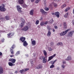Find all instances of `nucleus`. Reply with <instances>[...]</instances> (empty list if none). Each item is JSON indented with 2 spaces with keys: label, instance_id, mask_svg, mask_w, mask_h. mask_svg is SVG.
<instances>
[{
  "label": "nucleus",
  "instance_id": "nucleus-1",
  "mask_svg": "<svg viewBox=\"0 0 74 74\" xmlns=\"http://www.w3.org/2000/svg\"><path fill=\"white\" fill-rule=\"evenodd\" d=\"M69 30H70V29H68L62 32L60 34V36H65V35L67 33V32H69Z\"/></svg>",
  "mask_w": 74,
  "mask_h": 74
},
{
  "label": "nucleus",
  "instance_id": "nucleus-2",
  "mask_svg": "<svg viewBox=\"0 0 74 74\" xmlns=\"http://www.w3.org/2000/svg\"><path fill=\"white\" fill-rule=\"evenodd\" d=\"M21 21L22 23H21L20 26L21 27H23V26L25 25V21L23 18H21Z\"/></svg>",
  "mask_w": 74,
  "mask_h": 74
},
{
  "label": "nucleus",
  "instance_id": "nucleus-3",
  "mask_svg": "<svg viewBox=\"0 0 74 74\" xmlns=\"http://www.w3.org/2000/svg\"><path fill=\"white\" fill-rule=\"evenodd\" d=\"M71 60H72V57L71 56H68L67 58L65 59V60L66 61H70Z\"/></svg>",
  "mask_w": 74,
  "mask_h": 74
},
{
  "label": "nucleus",
  "instance_id": "nucleus-4",
  "mask_svg": "<svg viewBox=\"0 0 74 74\" xmlns=\"http://www.w3.org/2000/svg\"><path fill=\"white\" fill-rule=\"evenodd\" d=\"M56 54H55L53 56L49 57V59L47 61V62H49V61H50V60H52V59H53V58L54 57H55V56H56Z\"/></svg>",
  "mask_w": 74,
  "mask_h": 74
},
{
  "label": "nucleus",
  "instance_id": "nucleus-5",
  "mask_svg": "<svg viewBox=\"0 0 74 74\" xmlns=\"http://www.w3.org/2000/svg\"><path fill=\"white\" fill-rule=\"evenodd\" d=\"M6 9L4 7L2 6H0V11L2 12H5Z\"/></svg>",
  "mask_w": 74,
  "mask_h": 74
},
{
  "label": "nucleus",
  "instance_id": "nucleus-6",
  "mask_svg": "<svg viewBox=\"0 0 74 74\" xmlns=\"http://www.w3.org/2000/svg\"><path fill=\"white\" fill-rule=\"evenodd\" d=\"M6 9L4 7L2 6H0V11L2 12H5Z\"/></svg>",
  "mask_w": 74,
  "mask_h": 74
},
{
  "label": "nucleus",
  "instance_id": "nucleus-7",
  "mask_svg": "<svg viewBox=\"0 0 74 74\" xmlns=\"http://www.w3.org/2000/svg\"><path fill=\"white\" fill-rule=\"evenodd\" d=\"M28 30H29V27L27 26H25L22 29V30L25 31H27Z\"/></svg>",
  "mask_w": 74,
  "mask_h": 74
},
{
  "label": "nucleus",
  "instance_id": "nucleus-8",
  "mask_svg": "<svg viewBox=\"0 0 74 74\" xmlns=\"http://www.w3.org/2000/svg\"><path fill=\"white\" fill-rule=\"evenodd\" d=\"M74 31H72L69 32L68 34V36L69 37H72V36H73V35L74 34Z\"/></svg>",
  "mask_w": 74,
  "mask_h": 74
},
{
  "label": "nucleus",
  "instance_id": "nucleus-9",
  "mask_svg": "<svg viewBox=\"0 0 74 74\" xmlns=\"http://www.w3.org/2000/svg\"><path fill=\"white\" fill-rule=\"evenodd\" d=\"M42 68V65L39 64L38 65H36L35 66V69H40Z\"/></svg>",
  "mask_w": 74,
  "mask_h": 74
},
{
  "label": "nucleus",
  "instance_id": "nucleus-10",
  "mask_svg": "<svg viewBox=\"0 0 74 74\" xmlns=\"http://www.w3.org/2000/svg\"><path fill=\"white\" fill-rule=\"evenodd\" d=\"M15 47V45H13L11 47V49H10V52H11V53L12 55H13L14 54V51H13L12 49H14Z\"/></svg>",
  "mask_w": 74,
  "mask_h": 74
},
{
  "label": "nucleus",
  "instance_id": "nucleus-11",
  "mask_svg": "<svg viewBox=\"0 0 74 74\" xmlns=\"http://www.w3.org/2000/svg\"><path fill=\"white\" fill-rule=\"evenodd\" d=\"M20 40L22 42H23L25 41L26 38L23 37H22L20 38Z\"/></svg>",
  "mask_w": 74,
  "mask_h": 74
},
{
  "label": "nucleus",
  "instance_id": "nucleus-12",
  "mask_svg": "<svg viewBox=\"0 0 74 74\" xmlns=\"http://www.w3.org/2000/svg\"><path fill=\"white\" fill-rule=\"evenodd\" d=\"M18 3L22 5V4H24V0H19L18 1Z\"/></svg>",
  "mask_w": 74,
  "mask_h": 74
},
{
  "label": "nucleus",
  "instance_id": "nucleus-13",
  "mask_svg": "<svg viewBox=\"0 0 74 74\" xmlns=\"http://www.w3.org/2000/svg\"><path fill=\"white\" fill-rule=\"evenodd\" d=\"M40 12H41L42 14H44V15H45L47 14V12L44 11V10H43V9H41L40 10Z\"/></svg>",
  "mask_w": 74,
  "mask_h": 74
},
{
  "label": "nucleus",
  "instance_id": "nucleus-14",
  "mask_svg": "<svg viewBox=\"0 0 74 74\" xmlns=\"http://www.w3.org/2000/svg\"><path fill=\"white\" fill-rule=\"evenodd\" d=\"M54 5V7L56 8V7H57L58 6V5L56 3H51L50 4L49 6L51 7H52V6L53 5Z\"/></svg>",
  "mask_w": 74,
  "mask_h": 74
},
{
  "label": "nucleus",
  "instance_id": "nucleus-15",
  "mask_svg": "<svg viewBox=\"0 0 74 74\" xmlns=\"http://www.w3.org/2000/svg\"><path fill=\"white\" fill-rule=\"evenodd\" d=\"M32 44V45L34 46L36 45V40H34L32 41V39H31Z\"/></svg>",
  "mask_w": 74,
  "mask_h": 74
},
{
  "label": "nucleus",
  "instance_id": "nucleus-16",
  "mask_svg": "<svg viewBox=\"0 0 74 74\" xmlns=\"http://www.w3.org/2000/svg\"><path fill=\"white\" fill-rule=\"evenodd\" d=\"M23 45L24 46V47H26V46H27L28 45V43L26 41H25L24 42H23Z\"/></svg>",
  "mask_w": 74,
  "mask_h": 74
},
{
  "label": "nucleus",
  "instance_id": "nucleus-17",
  "mask_svg": "<svg viewBox=\"0 0 74 74\" xmlns=\"http://www.w3.org/2000/svg\"><path fill=\"white\" fill-rule=\"evenodd\" d=\"M47 36L48 37H50L51 36V32L50 31H49L47 34Z\"/></svg>",
  "mask_w": 74,
  "mask_h": 74
},
{
  "label": "nucleus",
  "instance_id": "nucleus-18",
  "mask_svg": "<svg viewBox=\"0 0 74 74\" xmlns=\"http://www.w3.org/2000/svg\"><path fill=\"white\" fill-rule=\"evenodd\" d=\"M60 13L58 12H56L55 16H56L57 18H59Z\"/></svg>",
  "mask_w": 74,
  "mask_h": 74
},
{
  "label": "nucleus",
  "instance_id": "nucleus-19",
  "mask_svg": "<svg viewBox=\"0 0 74 74\" xmlns=\"http://www.w3.org/2000/svg\"><path fill=\"white\" fill-rule=\"evenodd\" d=\"M3 73V69L2 67H0V74H1Z\"/></svg>",
  "mask_w": 74,
  "mask_h": 74
},
{
  "label": "nucleus",
  "instance_id": "nucleus-20",
  "mask_svg": "<svg viewBox=\"0 0 74 74\" xmlns=\"http://www.w3.org/2000/svg\"><path fill=\"white\" fill-rule=\"evenodd\" d=\"M64 28L65 30L67 29V25H66V23H64Z\"/></svg>",
  "mask_w": 74,
  "mask_h": 74
},
{
  "label": "nucleus",
  "instance_id": "nucleus-21",
  "mask_svg": "<svg viewBox=\"0 0 74 74\" xmlns=\"http://www.w3.org/2000/svg\"><path fill=\"white\" fill-rule=\"evenodd\" d=\"M33 12H34V10H31L30 12V15H33L34 14Z\"/></svg>",
  "mask_w": 74,
  "mask_h": 74
},
{
  "label": "nucleus",
  "instance_id": "nucleus-22",
  "mask_svg": "<svg viewBox=\"0 0 74 74\" xmlns=\"http://www.w3.org/2000/svg\"><path fill=\"white\" fill-rule=\"evenodd\" d=\"M43 53L44 54V55L45 56H47V51H46L44 50H43Z\"/></svg>",
  "mask_w": 74,
  "mask_h": 74
},
{
  "label": "nucleus",
  "instance_id": "nucleus-23",
  "mask_svg": "<svg viewBox=\"0 0 74 74\" xmlns=\"http://www.w3.org/2000/svg\"><path fill=\"white\" fill-rule=\"evenodd\" d=\"M21 6H23V7H24L25 8H26L27 7V5L25 3H24L23 4L21 5Z\"/></svg>",
  "mask_w": 74,
  "mask_h": 74
},
{
  "label": "nucleus",
  "instance_id": "nucleus-24",
  "mask_svg": "<svg viewBox=\"0 0 74 74\" xmlns=\"http://www.w3.org/2000/svg\"><path fill=\"white\" fill-rule=\"evenodd\" d=\"M47 61V59H45V58H43V63H46Z\"/></svg>",
  "mask_w": 74,
  "mask_h": 74
},
{
  "label": "nucleus",
  "instance_id": "nucleus-25",
  "mask_svg": "<svg viewBox=\"0 0 74 74\" xmlns=\"http://www.w3.org/2000/svg\"><path fill=\"white\" fill-rule=\"evenodd\" d=\"M5 19L7 21H8L10 20V17L9 16H6L5 17Z\"/></svg>",
  "mask_w": 74,
  "mask_h": 74
},
{
  "label": "nucleus",
  "instance_id": "nucleus-26",
  "mask_svg": "<svg viewBox=\"0 0 74 74\" xmlns=\"http://www.w3.org/2000/svg\"><path fill=\"white\" fill-rule=\"evenodd\" d=\"M22 8H20V9H17V11L18 12H22Z\"/></svg>",
  "mask_w": 74,
  "mask_h": 74
},
{
  "label": "nucleus",
  "instance_id": "nucleus-27",
  "mask_svg": "<svg viewBox=\"0 0 74 74\" xmlns=\"http://www.w3.org/2000/svg\"><path fill=\"white\" fill-rule=\"evenodd\" d=\"M8 64L10 66H14L15 64H13L12 62H9L8 63Z\"/></svg>",
  "mask_w": 74,
  "mask_h": 74
},
{
  "label": "nucleus",
  "instance_id": "nucleus-28",
  "mask_svg": "<svg viewBox=\"0 0 74 74\" xmlns=\"http://www.w3.org/2000/svg\"><path fill=\"white\" fill-rule=\"evenodd\" d=\"M53 50V49L51 47H48V50L49 51H52Z\"/></svg>",
  "mask_w": 74,
  "mask_h": 74
},
{
  "label": "nucleus",
  "instance_id": "nucleus-29",
  "mask_svg": "<svg viewBox=\"0 0 74 74\" xmlns=\"http://www.w3.org/2000/svg\"><path fill=\"white\" fill-rule=\"evenodd\" d=\"M16 61V60L15 59L12 58V63H15V62Z\"/></svg>",
  "mask_w": 74,
  "mask_h": 74
},
{
  "label": "nucleus",
  "instance_id": "nucleus-30",
  "mask_svg": "<svg viewBox=\"0 0 74 74\" xmlns=\"http://www.w3.org/2000/svg\"><path fill=\"white\" fill-rule=\"evenodd\" d=\"M53 42H52L50 43V46L51 47H53Z\"/></svg>",
  "mask_w": 74,
  "mask_h": 74
},
{
  "label": "nucleus",
  "instance_id": "nucleus-31",
  "mask_svg": "<svg viewBox=\"0 0 74 74\" xmlns=\"http://www.w3.org/2000/svg\"><path fill=\"white\" fill-rule=\"evenodd\" d=\"M16 8L17 10H18V9H19L22 8H21L19 5H17L16 6Z\"/></svg>",
  "mask_w": 74,
  "mask_h": 74
},
{
  "label": "nucleus",
  "instance_id": "nucleus-32",
  "mask_svg": "<svg viewBox=\"0 0 74 74\" xmlns=\"http://www.w3.org/2000/svg\"><path fill=\"white\" fill-rule=\"evenodd\" d=\"M20 53V51H17L16 53L15 54L16 56H18V55Z\"/></svg>",
  "mask_w": 74,
  "mask_h": 74
},
{
  "label": "nucleus",
  "instance_id": "nucleus-33",
  "mask_svg": "<svg viewBox=\"0 0 74 74\" xmlns=\"http://www.w3.org/2000/svg\"><path fill=\"white\" fill-rule=\"evenodd\" d=\"M70 8L69 7H68V8H67L65 10V12H67V11H68V10H70Z\"/></svg>",
  "mask_w": 74,
  "mask_h": 74
},
{
  "label": "nucleus",
  "instance_id": "nucleus-34",
  "mask_svg": "<svg viewBox=\"0 0 74 74\" xmlns=\"http://www.w3.org/2000/svg\"><path fill=\"white\" fill-rule=\"evenodd\" d=\"M41 0H36V1H35V3L36 4H37V3H39L40 1H41Z\"/></svg>",
  "mask_w": 74,
  "mask_h": 74
},
{
  "label": "nucleus",
  "instance_id": "nucleus-35",
  "mask_svg": "<svg viewBox=\"0 0 74 74\" xmlns=\"http://www.w3.org/2000/svg\"><path fill=\"white\" fill-rule=\"evenodd\" d=\"M68 16H69V13H67L65 15V18H67Z\"/></svg>",
  "mask_w": 74,
  "mask_h": 74
},
{
  "label": "nucleus",
  "instance_id": "nucleus-36",
  "mask_svg": "<svg viewBox=\"0 0 74 74\" xmlns=\"http://www.w3.org/2000/svg\"><path fill=\"white\" fill-rule=\"evenodd\" d=\"M39 22L40 21H39V20H36L35 24H36V25H38V23H39Z\"/></svg>",
  "mask_w": 74,
  "mask_h": 74
},
{
  "label": "nucleus",
  "instance_id": "nucleus-37",
  "mask_svg": "<svg viewBox=\"0 0 74 74\" xmlns=\"http://www.w3.org/2000/svg\"><path fill=\"white\" fill-rule=\"evenodd\" d=\"M44 22H42L40 23V26H43V25H44Z\"/></svg>",
  "mask_w": 74,
  "mask_h": 74
},
{
  "label": "nucleus",
  "instance_id": "nucleus-38",
  "mask_svg": "<svg viewBox=\"0 0 74 74\" xmlns=\"http://www.w3.org/2000/svg\"><path fill=\"white\" fill-rule=\"evenodd\" d=\"M43 3L45 5H46L47 4V2H46V1L45 0H44L43 1Z\"/></svg>",
  "mask_w": 74,
  "mask_h": 74
},
{
  "label": "nucleus",
  "instance_id": "nucleus-39",
  "mask_svg": "<svg viewBox=\"0 0 74 74\" xmlns=\"http://www.w3.org/2000/svg\"><path fill=\"white\" fill-rule=\"evenodd\" d=\"M66 5H62L61 6V8L62 9L63 8H64V7H66Z\"/></svg>",
  "mask_w": 74,
  "mask_h": 74
},
{
  "label": "nucleus",
  "instance_id": "nucleus-40",
  "mask_svg": "<svg viewBox=\"0 0 74 74\" xmlns=\"http://www.w3.org/2000/svg\"><path fill=\"white\" fill-rule=\"evenodd\" d=\"M49 22L50 24H51V23H52L53 22V20H52L51 21H49Z\"/></svg>",
  "mask_w": 74,
  "mask_h": 74
},
{
  "label": "nucleus",
  "instance_id": "nucleus-41",
  "mask_svg": "<svg viewBox=\"0 0 74 74\" xmlns=\"http://www.w3.org/2000/svg\"><path fill=\"white\" fill-rule=\"evenodd\" d=\"M55 67V66L53 65H52L51 66H50V69H52V68H53Z\"/></svg>",
  "mask_w": 74,
  "mask_h": 74
},
{
  "label": "nucleus",
  "instance_id": "nucleus-42",
  "mask_svg": "<svg viewBox=\"0 0 74 74\" xmlns=\"http://www.w3.org/2000/svg\"><path fill=\"white\" fill-rule=\"evenodd\" d=\"M29 70V68L25 69L24 70V72L27 71H28Z\"/></svg>",
  "mask_w": 74,
  "mask_h": 74
},
{
  "label": "nucleus",
  "instance_id": "nucleus-43",
  "mask_svg": "<svg viewBox=\"0 0 74 74\" xmlns=\"http://www.w3.org/2000/svg\"><path fill=\"white\" fill-rule=\"evenodd\" d=\"M23 71H24V69H22V70H20L19 71V72L21 73H23Z\"/></svg>",
  "mask_w": 74,
  "mask_h": 74
},
{
  "label": "nucleus",
  "instance_id": "nucleus-44",
  "mask_svg": "<svg viewBox=\"0 0 74 74\" xmlns=\"http://www.w3.org/2000/svg\"><path fill=\"white\" fill-rule=\"evenodd\" d=\"M44 25H47V24H48V21H45V22H44Z\"/></svg>",
  "mask_w": 74,
  "mask_h": 74
},
{
  "label": "nucleus",
  "instance_id": "nucleus-45",
  "mask_svg": "<svg viewBox=\"0 0 74 74\" xmlns=\"http://www.w3.org/2000/svg\"><path fill=\"white\" fill-rule=\"evenodd\" d=\"M61 67H62L63 69H64V68H65V65H64V64L62 65L61 66Z\"/></svg>",
  "mask_w": 74,
  "mask_h": 74
},
{
  "label": "nucleus",
  "instance_id": "nucleus-46",
  "mask_svg": "<svg viewBox=\"0 0 74 74\" xmlns=\"http://www.w3.org/2000/svg\"><path fill=\"white\" fill-rule=\"evenodd\" d=\"M45 9L46 11H48L49 10V8L47 7L45 8Z\"/></svg>",
  "mask_w": 74,
  "mask_h": 74
},
{
  "label": "nucleus",
  "instance_id": "nucleus-47",
  "mask_svg": "<svg viewBox=\"0 0 74 74\" xmlns=\"http://www.w3.org/2000/svg\"><path fill=\"white\" fill-rule=\"evenodd\" d=\"M31 63L32 64L31 65L32 66H33V61H32V60H30Z\"/></svg>",
  "mask_w": 74,
  "mask_h": 74
},
{
  "label": "nucleus",
  "instance_id": "nucleus-48",
  "mask_svg": "<svg viewBox=\"0 0 74 74\" xmlns=\"http://www.w3.org/2000/svg\"><path fill=\"white\" fill-rule=\"evenodd\" d=\"M56 61H57V60H56L52 63H51L52 64H54L55 63V62H56Z\"/></svg>",
  "mask_w": 74,
  "mask_h": 74
},
{
  "label": "nucleus",
  "instance_id": "nucleus-49",
  "mask_svg": "<svg viewBox=\"0 0 74 74\" xmlns=\"http://www.w3.org/2000/svg\"><path fill=\"white\" fill-rule=\"evenodd\" d=\"M47 28L48 30H52V28H50V27H48Z\"/></svg>",
  "mask_w": 74,
  "mask_h": 74
},
{
  "label": "nucleus",
  "instance_id": "nucleus-50",
  "mask_svg": "<svg viewBox=\"0 0 74 74\" xmlns=\"http://www.w3.org/2000/svg\"><path fill=\"white\" fill-rule=\"evenodd\" d=\"M11 33H9V34H8V36L9 37H11V36H11Z\"/></svg>",
  "mask_w": 74,
  "mask_h": 74
},
{
  "label": "nucleus",
  "instance_id": "nucleus-51",
  "mask_svg": "<svg viewBox=\"0 0 74 74\" xmlns=\"http://www.w3.org/2000/svg\"><path fill=\"white\" fill-rule=\"evenodd\" d=\"M66 61H65V60H64L62 61V63L63 64H66Z\"/></svg>",
  "mask_w": 74,
  "mask_h": 74
},
{
  "label": "nucleus",
  "instance_id": "nucleus-52",
  "mask_svg": "<svg viewBox=\"0 0 74 74\" xmlns=\"http://www.w3.org/2000/svg\"><path fill=\"white\" fill-rule=\"evenodd\" d=\"M56 69L58 70H60V68L59 66H57L56 68Z\"/></svg>",
  "mask_w": 74,
  "mask_h": 74
},
{
  "label": "nucleus",
  "instance_id": "nucleus-53",
  "mask_svg": "<svg viewBox=\"0 0 74 74\" xmlns=\"http://www.w3.org/2000/svg\"><path fill=\"white\" fill-rule=\"evenodd\" d=\"M60 45H61V46H63V43L62 42H60Z\"/></svg>",
  "mask_w": 74,
  "mask_h": 74
},
{
  "label": "nucleus",
  "instance_id": "nucleus-54",
  "mask_svg": "<svg viewBox=\"0 0 74 74\" xmlns=\"http://www.w3.org/2000/svg\"><path fill=\"white\" fill-rule=\"evenodd\" d=\"M42 19H43L42 17H41L40 19L39 20H40V21H42Z\"/></svg>",
  "mask_w": 74,
  "mask_h": 74
},
{
  "label": "nucleus",
  "instance_id": "nucleus-55",
  "mask_svg": "<svg viewBox=\"0 0 74 74\" xmlns=\"http://www.w3.org/2000/svg\"><path fill=\"white\" fill-rule=\"evenodd\" d=\"M12 58L10 59L9 60V62H10L11 61V62H12Z\"/></svg>",
  "mask_w": 74,
  "mask_h": 74
},
{
  "label": "nucleus",
  "instance_id": "nucleus-56",
  "mask_svg": "<svg viewBox=\"0 0 74 74\" xmlns=\"http://www.w3.org/2000/svg\"><path fill=\"white\" fill-rule=\"evenodd\" d=\"M2 6V7H5V6H4V4H2L1 6Z\"/></svg>",
  "mask_w": 74,
  "mask_h": 74
},
{
  "label": "nucleus",
  "instance_id": "nucleus-57",
  "mask_svg": "<svg viewBox=\"0 0 74 74\" xmlns=\"http://www.w3.org/2000/svg\"><path fill=\"white\" fill-rule=\"evenodd\" d=\"M14 73H15L16 74H17V73H18V71H16L14 72Z\"/></svg>",
  "mask_w": 74,
  "mask_h": 74
},
{
  "label": "nucleus",
  "instance_id": "nucleus-58",
  "mask_svg": "<svg viewBox=\"0 0 74 74\" xmlns=\"http://www.w3.org/2000/svg\"><path fill=\"white\" fill-rule=\"evenodd\" d=\"M2 55H3L2 53L0 52V56H2Z\"/></svg>",
  "mask_w": 74,
  "mask_h": 74
},
{
  "label": "nucleus",
  "instance_id": "nucleus-59",
  "mask_svg": "<svg viewBox=\"0 0 74 74\" xmlns=\"http://www.w3.org/2000/svg\"><path fill=\"white\" fill-rule=\"evenodd\" d=\"M52 15H55L56 12H55V13H52Z\"/></svg>",
  "mask_w": 74,
  "mask_h": 74
},
{
  "label": "nucleus",
  "instance_id": "nucleus-60",
  "mask_svg": "<svg viewBox=\"0 0 74 74\" xmlns=\"http://www.w3.org/2000/svg\"><path fill=\"white\" fill-rule=\"evenodd\" d=\"M60 42H59L58 44H57V45H60Z\"/></svg>",
  "mask_w": 74,
  "mask_h": 74
},
{
  "label": "nucleus",
  "instance_id": "nucleus-61",
  "mask_svg": "<svg viewBox=\"0 0 74 74\" xmlns=\"http://www.w3.org/2000/svg\"><path fill=\"white\" fill-rule=\"evenodd\" d=\"M54 27L55 29H58V27L57 26H55Z\"/></svg>",
  "mask_w": 74,
  "mask_h": 74
},
{
  "label": "nucleus",
  "instance_id": "nucleus-62",
  "mask_svg": "<svg viewBox=\"0 0 74 74\" xmlns=\"http://www.w3.org/2000/svg\"><path fill=\"white\" fill-rule=\"evenodd\" d=\"M25 56H27V57H28L29 56V55H28V54H25Z\"/></svg>",
  "mask_w": 74,
  "mask_h": 74
},
{
  "label": "nucleus",
  "instance_id": "nucleus-63",
  "mask_svg": "<svg viewBox=\"0 0 74 74\" xmlns=\"http://www.w3.org/2000/svg\"><path fill=\"white\" fill-rule=\"evenodd\" d=\"M2 42H4V39H2Z\"/></svg>",
  "mask_w": 74,
  "mask_h": 74
},
{
  "label": "nucleus",
  "instance_id": "nucleus-64",
  "mask_svg": "<svg viewBox=\"0 0 74 74\" xmlns=\"http://www.w3.org/2000/svg\"><path fill=\"white\" fill-rule=\"evenodd\" d=\"M72 22H73V25H74V21H72Z\"/></svg>",
  "mask_w": 74,
  "mask_h": 74
}]
</instances>
